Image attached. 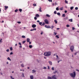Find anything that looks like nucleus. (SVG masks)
<instances>
[{"instance_id": "nucleus-36", "label": "nucleus", "mask_w": 79, "mask_h": 79, "mask_svg": "<svg viewBox=\"0 0 79 79\" xmlns=\"http://www.w3.org/2000/svg\"><path fill=\"white\" fill-rule=\"evenodd\" d=\"M19 11L20 12H21V11H22V9H19Z\"/></svg>"}, {"instance_id": "nucleus-8", "label": "nucleus", "mask_w": 79, "mask_h": 79, "mask_svg": "<svg viewBox=\"0 0 79 79\" xmlns=\"http://www.w3.org/2000/svg\"><path fill=\"white\" fill-rule=\"evenodd\" d=\"M30 78L31 79H34V76L33 75L30 76Z\"/></svg>"}, {"instance_id": "nucleus-27", "label": "nucleus", "mask_w": 79, "mask_h": 79, "mask_svg": "<svg viewBox=\"0 0 79 79\" xmlns=\"http://www.w3.org/2000/svg\"><path fill=\"white\" fill-rule=\"evenodd\" d=\"M7 60H10V61H11V60L10 59V57H8L7 58Z\"/></svg>"}, {"instance_id": "nucleus-25", "label": "nucleus", "mask_w": 79, "mask_h": 79, "mask_svg": "<svg viewBox=\"0 0 79 79\" xmlns=\"http://www.w3.org/2000/svg\"><path fill=\"white\" fill-rule=\"evenodd\" d=\"M54 22H55L56 24V23H58V22H57L56 20H54Z\"/></svg>"}, {"instance_id": "nucleus-21", "label": "nucleus", "mask_w": 79, "mask_h": 79, "mask_svg": "<svg viewBox=\"0 0 79 79\" xmlns=\"http://www.w3.org/2000/svg\"><path fill=\"white\" fill-rule=\"evenodd\" d=\"M29 48H32V45H30L29 46Z\"/></svg>"}, {"instance_id": "nucleus-1", "label": "nucleus", "mask_w": 79, "mask_h": 79, "mask_svg": "<svg viewBox=\"0 0 79 79\" xmlns=\"http://www.w3.org/2000/svg\"><path fill=\"white\" fill-rule=\"evenodd\" d=\"M44 55L46 56H49L52 55V52L51 51L47 52H44Z\"/></svg>"}, {"instance_id": "nucleus-55", "label": "nucleus", "mask_w": 79, "mask_h": 79, "mask_svg": "<svg viewBox=\"0 0 79 79\" xmlns=\"http://www.w3.org/2000/svg\"><path fill=\"white\" fill-rule=\"evenodd\" d=\"M34 19H35V20H37V18L36 17H35Z\"/></svg>"}, {"instance_id": "nucleus-15", "label": "nucleus", "mask_w": 79, "mask_h": 79, "mask_svg": "<svg viewBox=\"0 0 79 79\" xmlns=\"http://www.w3.org/2000/svg\"><path fill=\"white\" fill-rule=\"evenodd\" d=\"M69 21H70V22H73V19H69Z\"/></svg>"}, {"instance_id": "nucleus-18", "label": "nucleus", "mask_w": 79, "mask_h": 79, "mask_svg": "<svg viewBox=\"0 0 79 79\" xmlns=\"http://www.w3.org/2000/svg\"><path fill=\"white\" fill-rule=\"evenodd\" d=\"M46 16L47 17H50V15H49L48 14H47L46 15Z\"/></svg>"}, {"instance_id": "nucleus-44", "label": "nucleus", "mask_w": 79, "mask_h": 79, "mask_svg": "<svg viewBox=\"0 0 79 79\" xmlns=\"http://www.w3.org/2000/svg\"><path fill=\"white\" fill-rule=\"evenodd\" d=\"M54 14H56V11H55L54 12Z\"/></svg>"}, {"instance_id": "nucleus-31", "label": "nucleus", "mask_w": 79, "mask_h": 79, "mask_svg": "<svg viewBox=\"0 0 79 79\" xmlns=\"http://www.w3.org/2000/svg\"><path fill=\"white\" fill-rule=\"evenodd\" d=\"M53 27H54L53 26H52L51 27H50V28H51V29H53Z\"/></svg>"}, {"instance_id": "nucleus-20", "label": "nucleus", "mask_w": 79, "mask_h": 79, "mask_svg": "<svg viewBox=\"0 0 79 79\" xmlns=\"http://www.w3.org/2000/svg\"><path fill=\"white\" fill-rule=\"evenodd\" d=\"M10 50H13V48H12V47H10Z\"/></svg>"}, {"instance_id": "nucleus-61", "label": "nucleus", "mask_w": 79, "mask_h": 79, "mask_svg": "<svg viewBox=\"0 0 79 79\" xmlns=\"http://www.w3.org/2000/svg\"><path fill=\"white\" fill-rule=\"evenodd\" d=\"M48 69H50V67L49 66H48Z\"/></svg>"}, {"instance_id": "nucleus-17", "label": "nucleus", "mask_w": 79, "mask_h": 79, "mask_svg": "<svg viewBox=\"0 0 79 79\" xmlns=\"http://www.w3.org/2000/svg\"><path fill=\"white\" fill-rule=\"evenodd\" d=\"M32 73H35L36 72V71L34 70H32Z\"/></svg>"}, {"instance_id": "nucleus-64", "label": "nucleus", "mask_w": 79, "mask_h": 79, "mask_svg": "<svg viewBox=\"0 0 79 79\" xmlns=\"http://www.w3.org/2000/svg\"><path fill=\"white\" fill-rule=\"evenodd\" d=\"M33 31V29H31V30H30V31Z\"/></svg>"}, {"instance_id": "nucleus-3", "label": "nucleus", "mask_w": 79, "mask_h": 79, "mask_svg": "<svg viewBox=\"0 0 79 79\" xmlns=\"http://www.w3.org/2000/svg\"><path fill=\"white\" fill-rule=\"evenodd\" d=\"M74 49V47L73 46H72L70 48V50L71 52H73V50Z\"/></svg>"}, {"instance_id": "nucleus-62", "label": "nucleus", "mask_w": 79, "mask_h": 79, "mask_svg": "<svg viewBox=\"0 0 79 79\" xmlns=\"http://www.w3.org/2000/svg\"><path fill=\"white\" fill-rule=\"evenodd\" d=\"M77 52H76V53H75V55H77Z\"/></svg>"}, {"instance_id": "nucleus-51", "label": "nucleus", "mask_w": 79, "mask_h": 79, "mask_svg": "<svg viewBox=\"0 0 79 79\" xmlns=\"http://www.w3.org/2000/svg\"><path fill=\"white\" fill-rule=\"evenodd\" d=\"M17 23H18V24H21V22H17Z\"/></svg>"}, {"instance_id": "nucleus-29", "label": "nucleus", "mask_w": 79, "mask_h": 79, "mask_svg": "<svg viewBox=\"0 0 79 79\" xmlns=\"http://www.w3.org/2000/svg\"><path fill=\"white\" fill-rule=\"evenodd\" d=\"M42 24V22H39V24H40V25H41Z\"/></svg>"}, {"instance_id": "nucleus-39", "label": "nucleus", "mask_w": 79, "mask_h": 79, "mask_svg": "<svg viewBox=\"0 0 79 79\" xmlns=\"http://www.w3.org/2000/svg\"><path fill=\"white\" fill-rule=\"evenodd\" d=\"M42 25V26H44L45 25V23L43 22Z\"/></svg>"}, {"instance_id": "nucleus-28", "label": "nucleus", "mask_w": 79, "mask_h": 79, "mask_svg": "<svg viewBox=\"0 0 79 79\" xmlns=\"http://www.w3.org/2000/svg\"><path fill=\"white\" fill-rule=\"evenodd\" d=\"M56 10H57V11H58V10H59V9L58 8V7H56Z\"/></svg>"}, {"instance_id": "nucleus-30", "label": "nucleus", "mask_w": 79, "mask_h": 79, "mask_svg": "<svg viewBox=\"0 0 79 79\" xmlns=\"http://www.w3.org/2000/svg\"><path fill=\"white\" fill-rule=\"evenodd\" d=\"M56 37H57V39H59V36L58 35H56Z\"/></svg>"}, {"instance_id": "nucleus-47", "label": "nucleus", "mask_w": 79, "mask_h": 79, "mask_svg": "<svg viewBox=\"0 0 79 79\" xmlns=\"http://www.w3.org/2000/svg\"><path fill=\"white\" fill-rule=\"evenodd\" d=\"M54 35H56V33L55 32H54Z\"/></svg>"}, {"instance_id": "nucleus-11", "label": "nucleus", "mask_w": 79, "mask_h": 79, "mask_svg": "<svg viewBox=\"0 0 79 79\" xmlns=\"http://www.w3.org/2000/svg\"><path fill=\"white\" fill-rule=\"evenodd\" d=\"M36 17H37V18H39V17H40V15H39V14H36Z\"/></svg>"}, {"instance_id": "nucleus-34", "label": "nucleus", "mask_w": 79, "mask_h": 79, "mask_svg": "<svg viewBox=\"0 0 79 79\" xmlns=\"http://www.w3.org/2000/svg\"><path fill=\"white\" fill-rule=\"evenodd\" d=\"M48 79H52V78L51 77H48Z\"/></svg>"}, {"instance_id": "nucleus-52", "label": "nucleus", "mask_w": 79, "mask_h": 79, "mask_svg": "<svg viewBox=\"0 0 79 79\" xmlns=\"http://www.w3.org/2000/svg\"><path fill=\"white\" fill-rule=\"evenodd\" d=\"M55 5H58V4L56 3V2H55Z\"/></svg>"}, {"instance_id": "nucleus-42", "label": "nucleus", "mask_w": 79, "mask_h": 79, "mask_svg": "<svg viewBox=\"0 0 79 79\" xmlns=\"http://www.w3.org/2000/svg\"><path fill=\"white\" fill-rule=\"evenodd\" d=\"M65 3H68V1H66V0H65Z\"/></svg>"}, {"instance_id": "nucleus-37", "label": "nucleus", "mask_w": 79, "mask_h": 79, "mask_svg": "<svg viewBox=\"0 0 79 79\" xmlns=\"http://www.w3.org/2000/svg\"><path fill=\"white\" fill-rule=\"evenodd\" d=\"M22 77H24V73H23L22 74Z\"/></svg>"}, {"instance_id": "nucleus-19", "label": "nucleus", "mask_w": 79, "mask_h": 79, "mask_svg": "<svg viewBox=\"0 0 79 79\" xmlns=\"http://www.w3.org/2000/svg\"><path fill=\"white\" fill-rule=\"evenodd\" d=\"M62 17H65L66 16V15H65V14H63L62 15Z\"/></svg>"}, {"instance_id": "nucleus-4", "label": "nucleus", "mask_w": 79, "mask_h": 79, "mask_svg": "<svg viewBox=\"0 0 79 79\" xmlns=\"http://www.w3.org/2000/svg\"><path fill=\"white\" fill-rule=\"evenodd\" d=\"M45 23H46V24H48V20L47 19H45L44 21Z\"/></svg>"}, {"instance_id": "nucleus-33", "label": "nucleus", "mask_w": 79, "mask_h": 79, "mask_svg": "<svg viewBox=\"0 0 79 79\" xmlns=\"http://www.w3.org/2000/svg\"><path fill=\"white\" fill-rule=\"evenodd\" d=\"M57 14L58 16H59V15H60V13L59 12L57 13Z\"/></svg>"}, {"instance_id": "nucleus-56", "label": "nucleus", "mask_w": 79, "mask_h": 79, "mask_svg": "<svg viewBox=\"0 0 79 79\" xmlns=\"http://www.w3.org/2000/svg\"><path fill=\"white\" fill-rule=\"evenodd\" d=\"M62 61L61 60H59L58 61V63H59L60 61Z\"/></svg>"}, {"instance_id": "nucleus-32", "label": "nucleus", "mask_w": 79, "mask_h": 79, "mask_svg": "<svg viewBox=\"0 0 79 79\" xmlns=\"http://www.w3.org/2000/svg\"><path fill=\"white\" fill-rule=\"evenodd\" d=\"M21 66H22L23 68L24 67V64H21Z\"/></svg>"}, {"instance_id": "nucleus-7", "label": "nucleus", "mask_w": 79, "mask_h": 79, "mask_svg": "<svg viewBox=\"0 0 79 79\" xmlns=\"http://www.w3.org/2000/svg\"><path fill=\"white\" fill-rule=\"evenodd\" d=\"M56 60L57 61H58V60H60V57H58V55H56Z\"/></svg>"}, {"instance_id": "nucleus-22", "label": "nucleus", "mask_w": 79, "mask_h": 79, "mask_svg": "<svg viewBox=\"0 0 79 79\" xmlns=\"http://www.w3.org/2000/svg\"><path fill=\"white\" fill-rule=\"evenodd\" d=\"M22 38H26V36H24V35H22Z\"/></svg>"}, {"instance_id": "nucleus-45", "label": "nucleus", "mask_w": 79, "mask_h": 79, "mask_svg": "<svg viewBox=\"0 0 79 79\" xmlns=\"http://www.w3.org/2000/svg\"><path fill=\"white\" fill-rule=\"evenodd\" d=\"M43 69H47V67H44L43 68Z\"/></svg>"}, {"instance_id": "nucleus-54", "label": "nucleus", "mask_w": 79, "mask_h": 79, "mask_svg": "<svg viewBox=\"0 0 79 79\" xmlns=\"http://www.w3.org/2000/svg\"><path fill=\"white\" fill-rule=\"evenodd\" d=\"M75 29V28L74 27H72V30H74Z\"/></svg>"}, {"instance_id": "nucleus-24", "label": "nucleus", "mask_w": 79, "mask_h": 79, "mask_svg": "<svg viewBox=\"0 0 79 79\" xmlns=\"http://www.w3.org/2000/svg\"><path fill=\"white\" fill-rule=\"evenodd\" d=\"M63 10V7H61L60 8V10Z\"/></svg>"}, {"instance_id": "nucleus-14", "label": "nucleus", "mask_w": 79, "mask_h": 79, "mask_svg": "<svg viewBox=\"0 0 79 79\" xmlns=\"http://www.w3.org/2000/svg\"><path fill=\"white\" fill-rule=\"evenodd\" d=\"M39 9H40V10H39V11H40V12H42V8L41 7H40V8H39Z\"/></svg>"}, {"instance_id": "nucleus-48", "label": "nucleus", "mask_w": 79, "mask_h": 79, "mask_svg": "<svg viewBox=\"0 0 79 79\" xmlns=\"http://www.w3.org/2000/svg\"><path fill=\"white\" fill-rule=\"evenodd\" d=\"M13 52H11L10 53V55H13Z\"/></svg>"}, {"instance_id": "nucleus-41", "label": "nucleus", "mask_w": 79, "mask_h": 79, "mask_svg": "<svg viewBox=\"0 0 79 79\" xmlns=\"http://www.w3.org/2000/svg\"><path fill=\"white\" fill-rule=\"evenodd\" d=\"M52 71H54V67H52Z\"/></svg>"}, {"instance_id": "nucleus-38", "label": "nucleus", "mask_w": 79, "mask_h": 79, "mask_svg": "<svg viewBox=\"0 0 79 79\" xmlns=\"http://www.w3.org/2000/svg\"><path fill=\"white\" fill-rule=\"evenodd\" d=\"M75 10H78V7H75Z\"/></svg>"}, {"instance_id": "nucleus-53", "label": "nucleus", "mask_w": 79, "mask_h": 79, "mask_svg": "<svg viewBox=\"0 0 79 79\" xmlns=\"http://www.w3.org/2000/svg\"><path fill=\"white\" fill-rule=\"evenodd\" d=\"M76 71H77V72H79V70L77 69H76Z\"/></svg>"}, {"instance_id": "nucleus-58", "label": "nucleus", "mask_w": 79, "mask_h": 79, "mask_svg": "<svg viewBox=\"0 0 79 79\" xmlns=\"http://www.w3.org/2000/svg\"><path fill=\"white\" fill-rule=\"evenodd\" d=\"M19 45H21V43H19Z\"/></svg>"}, {"instance_id": "nucleus-6", "label": "nucleus", "mask_w": 79, "mask_h": 79, "mask_svg": "<svg viewBox=\"0 0 79 79\" xmlns=\"http://www.w3.org/2000/svg\"><path fill=\"white\" fill-rule=\"evenodd\" d=\"M32 27H33V28H35V27H36V25L35 24H34L32 25Z\"/></svg>"}, {"instance_id": "nucleus-12", "label": "nucleus", "mask_w": 79, "mask_h": 79, "mask_svg": "<svg viewBox=\"0 0 79 79\" xmlns=\"http://www.w3.org/2000/svg\"><path fill=\"white\" fill-rule=\"evenodd\" d=\"M48 63H49V64L51 65H52V61H49V62H48Z\"/></svg>"}, {"instance_id": "nucleus-2", "label": "nucleus", "mask_w": 79, "mask_h": 79, "mask_svg": "<svg viewBox=\"0 0 79 79\" xmlns=\"http://www.w3.org/2000/svg\"><path fill=\"white\" fill-rule=\"evenodd\" d=\"M69 74L71 77H73V78H75L76 75V72H73V73H70Z\"/></svg>"}, {"instance_id": "nucleus-60", "label": "nucleus", "mask_w": 79, "mask_h": 79, "mask_svg": "<svg viewBox=\"0 0 79 79\" xmlns=\"http://www.w3.org/2000/svg\"><path fill=\"white\" fill-rule=\"evenodd\" d=\"M64 13H67V11L66 10H65Z\"/></svg>"}, {"instance_id": "nucleus-26", "label": "nucleus", "mask_w": 79, "mask_h": 79, "mask_svg": "<svg viewBox=\"0 0 79 79\" xmlns=\"http://www.w3.org/2000/svg\"><path fill=\"white\" fill-rule=\"evenodd\" d=\"M73 8H74V7L72 6V7H70V9L71 10H73Z\"/></svg>"}, {"instance_id": "nucleus-43", "label": "nucleus", "mask_w": 79, "mask_h": 79, "mask_svg": "<svg viewBox=\"0 0 79 79\" xmlns=\"http://www.w3.org/2000/svg\"><path fill=\"white\" fill-rule=\"evenodd\" d=\"M33 5L34 6H36V4L35 3L33 4Z\"/></svg>"}, {"instance_id": "nucleus-40", "label": "nucleus", "mask_w": 79, "mask_h": 79, "mask_svg": "<svg viewBox=\"0 0 79 79\" xmlns=\"http://www.w3.org/2000/svg\"><path fill=\"white\" fill-rule=\"evenodd\" d=\"M18 11V9H16L15 10V12H16L17 11Z\"/></svg>"}, {"instance_id": "nucleus-50", "label": "nucleus", "mask_w": 79, "mask_h": 79, "mask_svg": "<svg viewBox=\"0 0 79 79\" xmlns=\"http://www.w3.org/2000/svg\"><path fill=\"white\" fill-rule=\"evenodd\" d=\"M33 31H36V28H33Z\"/></svg>"}, {"instance_id": "nucleus-59", "label": "nucleus", "mask_w": 79, "mask_h": 79, "mask_svg": "<svg viewBox=\"0 0 79 79\" xmlns=\"http://www.w3.org/2000/svg\"><path fill=\"white\" fill-rule=\"evenodd\" d=\"M19 47V48H22V46H21V45H20Z\"/></svg>"}, {"instance_id": "nucleus-63", "label": "nucleus", "mask_w": 79, "mask_h": 79, "mask_svg": "<svg viewBox=\"0 0 79 79\" xmlns=\"http://www.w3.org/2000/svg\"><path fill=\"white\" fill-rule=\"evenodd\" d=\"M41 35H42L43 34V32H41Z\"/></svg>"}, {"instance_id": "nucleus-10", "label": "nucleus", "mask_w": 79, "mask_h": 79, "mask_svg": "<svg viewBox=\"0 0 79 79\" xmlns=\"http://www.w3.org/2000/svg\"><path fill=\"white\" fill-rule=\"evenodd\" d=\"M30 41V39L29 38H27V42H29Z\"/></svg>"}, {"instance_id": "nucleus-23", "label": "nucleus", "mask_w": 79, "mask_h": 79, "mask_svg": "<svg viewBox=\"0 0 79 79\" xmlns=\"http://www.w3.org/2000/svg\"><path fill=\"white\" fill-rule=\"evenodd\" d=\"M70 26H69V25H66L67 27H69Z\"/></svg>"}, {"instance_id": "nucleus-9", "label": "nucleus", "mask_w": 79, "mask_h": 79, "mask_svg": "<svg viewBox=\"0 0 79 79\" xmlns=\"http://www.w3.org/2000/svg\"><path fill=\"white\" fill-rule=\"evenodd\" d=\"M55 75H54L53 76H52V79H56V77H55Z\"/></svg>"}, {"instance_id": "nucleus-46", "label": "nucleus", "mask_w": 79, "mask_h": 79, "mask_svg": "<svg viewBox=\"0 0 79 79\" xmlns=\"http://www.w3.org/2000/svg\"><path fill=\"white\" fill-rule=\"evenodd\" d=\"M9 49H8L6 50V51L7 52H9Z\"/></svg>"}, {"instance_id": "nucleus-35", "label": "nucleus", "mask_w": 79, "mask_h": 79, "mask_svg": "<svg viewBox=\"0 0 79 79\" xmlns=\"http://www.w3.org/2000/svg\"><path fill=\"white\" fill-rule=\"evenodd\" d=\"M26 42V41H23L22 42V44H24Z\"/></svg>"}, {"instance_id": "nucleus-13", "label": "nucleus", "mask_w": 79, "mask_h": 79, "mask_svg": "<svg viewBox=\"0 0 79 79\" xmlns=\"http://www.w3.org/2000/svg\"><path fill=\"white\" fill-rule=\"evenodd\" d=\"M58 73V71H56L55 72H53V74H56V73Z\"/></svg>"}, {"instance_id": "nucleus-57", "label": "nucleus", "mask_w": 79, "mask_h": 79, "mask_svg": "<svg viewBox=\"0 0 79 79\" xmlns=\"http://www.w3.org/2000/svg\"><path fill=\"white\" fill-rule=\"evenodd\" d=\"M37 23H40V21H39V20H37Z\"/></svg>"}, {"instance_id": "nucleus-49", "label": "nucleus", "mask_w": 79, "mask_h": 79, "mask_svg": "<svg viewBox=\"0 0 79 79\" xmlns=\"http://www.w3.org/2000/svg\"><path fill=\"white\" fill-rule=\"evenodd\" d=\"M10 77L11 79H15L14 78H13V77H12V76H10Z\"/></svg>"}, {"instance_id": "nucleus-5", "label": "nucleus", "mask_w": 79, "mask_h": 79, "mask_svg": "<svg viewBox=\"0 0 79 79\" xmlns=\"http://www.w3.org/2000/svg\"><path fill=\"white\" fill-rule=\"evenodd\" d=\"M45 27H46V28H47L48 29L50 28V26L48 25L47 26V25H45Z\"/></svg>"}, {"instance_id": "nucleus-16", "label": "nucleus", "mask_w": 79, "mask_h": 79, "mask_svg": "<svg viewBox=\"0 0 79 79\" xmlns=\"http://www.w3.org/2000/svg\"><path fill=\"white\" fill-rule=\"evenodd\" d=\"M5 8V10H6V9H7V8H8V6H4Z\"/></svg>"}]
</instances>
